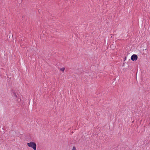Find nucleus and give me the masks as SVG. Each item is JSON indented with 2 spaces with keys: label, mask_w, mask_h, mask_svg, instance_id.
<instances>
[{
  "label": "nucleus",
  "mask_w": 150,
  "mask_h": 150,
  "mask_svg": "<svg viewBox=\"0 0 150 150\" xmlns=\"http://www.w3.org/2000/svg\"><path fill=\"white\" fill-rule=\"evenodd\" d=\"M72 150H76V147L75 146H73L72 148Z\"/></svg>",
  "instance_id": "obj_5"
},
{
  "label": "nucleus",
  "mask_w": 150,
  "mask_h": 150,
  "mask_svg": "<svg viewBox=\"0 0 150 150\" xmlns=\"http://www.w3.org/2000/svg\"><path fill=\"white\" fill-rule=\"evenodd\" d=\"M137 58L138 57L137 55L135 54L132 55L131 58V60L133 61L137 60Z\"/></svg>",
  "instance_id": "obj_2"
},
{
  "label": "nucleus",
  "mask_w": 150,
  "mask_h": 150,
  "mask_svg": "<svg viewBox=\"0 0 150 150\" xmlns=\"http://www.w3.org/2000/svg\"><path fill=\"white\" fill-rule=\"evenodd\" d=\"M28 146L30 147L33 148L34 150H36V144L33 142H31L27 144Z\"/></svg>",
  "instance_id": "obj_1"
},
{
  "label": "nucleus",
  "mask_w": 150,
  "mask_h": 150,
  "mask_svg": "<svg viewBox=\"0 0 150 150\" xmlns=\"http://www.w3.org/2000/svg\"><path fill=\"white\" fill-rule=\"evenodd\" d=\"M13 94L17 98V95L15 93L13 92Z\"/></svg>",
  "instance_id": "obj_4"
},
{
  "label": "nucleus",
  "mask_w": 150,
  "mask_h": 150,
  "mask_svg": "<svg viewBox=\"0 0 150 150\" xmlns=\"http://www.w3.org/2000/svg\"><path fill=\"white\" fill-rule=\"evenodd\" d=\"M64 69H65V68L64 67L60 69V70L61 71H62L63 72L64 71Z\"/></svg>",
  "instance_id": "obj_3"
}]
</instances>
